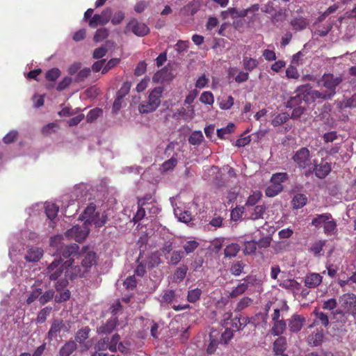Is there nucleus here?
<instances>
[{
  "label": "nucleus",
  "instance_id": "nucleus-1",
  "mask_svg": "<svg viewBox=\"0 0 356 356\" xmlns=\"http://www.w3.org/2000/svg\"><path fill=\"white\" fill-rule=\"evenodd\" d=\"M88 247H83L79 252L76 264L74 260H66V275L72 280L76 277L85 276L91 267L96 264L97 256L93 251H88Z\"/></svg>",
  "mask_w": 356,
  "mask_h": 356
},
{
  "label": "nucleus",
  "instance_id": "nucleus-2",
  "mask_svg": "<svg viewBox=\"0 0 356 356\" xmlns=\"http://www.w3.org/2000/svg\"><path fill=\"white\" fill-rule=\"evenodd\" d=\"M65 261L61 258L54 259L46 268V275L51 281H57L55 288L57 291L63 290L68 284L69 276L66 275Z\"/></svg>",
  "mask_w": 356,
  "mask_h": 356
},
{
  "label": "nucleus",
  "instance_id": "nucleus-3",
  "mask_svg": "<svg viewBox=\"0 0 356 356\" xmlns=\"http://www.w3.org/2000/svg\"><path fill=\"white\" fill-rule=\"evenodd\" d=\"M289 178L286 172H277L272 175L270 184L266 189V195L268 197H275L283 191L282 183L285 182Z\"/></svg>",
  "mask_w": 356,
  "mask_h": 356
},
{
  "label": "nucleus",
  "instance_id": "nucleus-4",
  "mask_svg": "<svg viewBox=\"0 0 356 356\" xmlns=\"http://www.w3.org/2000/svg\"><path fill=\"white\" fill-rule=\"evenodd\" d=\"M343 81L341 74L335 75L332 73H325L321 78L318 83L325 88L332 97L336 94L337 87Z\"/></svg>",
  "mask_w": 356,
  "mask_h": 356
},
{
  "label": "nucleus",
  "instance_id": "nucleus-5",
  "mask_svg": "<svg viewBox=\"0 0 356 356\" xmlns=\"http://www.w3.org/2000/svg\"><path fill=\"white\" fill-rule=\"evenodd\" d=\"M292 160L300 169H305L312 165L310 152L307 147H301L297 150Z\"/></svg>",
  "mask_w": 356,
  "mask_h": 356
},
{
  "label": "nucleus",
  "instance_id": "nucleus-6",
  "mask_svg": "<svg viewBox=\"0 0 356 356\" xmlns=\"http://www.w3.org/2000/svg\"><path fill=\"white\" fill-rule=\"evenodd\" d=\"M88 234V225L83 223L82 226L75 225L67 229L65 236L70 239H74L76 242L81 243L86 239Z\"/></svg>",
  "mask_w": 356,
  "mask_h": 356
},
{
  "label": "nucleus",
  "instance_id": "nucleus-7",
  "mask_svg": "<svg viewBox=\"0 0 356 356\" xmlns=\"http://www.w3.org/2000/svg\"><path fill=\"white\" fill-rule=\"evenodd\" d=\"M129 31L138 37H143L149 33V29L145 23L140 22L136 19L132 18L127 24L124 30L125 33Z\"/></svg>",
  "mask_w": 356,
  "mask_h": 356
},
{
  "label": "nucleus",
  "instance_id": "nucleus-8",
  "mask_svg": "<svg viewBox=\"0 0 356 356\" xmlns=\"http://www.w3.org/2000/svg\"><path fill=\"white\" fill-rule=\"evenodd\" d=\"M113 10L111 8H106L101 14H95L91 17L88 22L89 26L95 28L98 25H105L111 19Z\"/></svg>",
  "mask_w": 356,
  "mask_h": 356
},
{
  "label": "nucleus",
  "instance_id": "nucleus-9",
  "mask_svg": "<svg viewBox=\"0 0 356 356\" xmlns=\"http://www.w3.org/2000/svg\"><path fill=\"white\" fill-rule=\"evenodd\" d=\"M339 304L340 308L350 314L356 307V295L353 293H343L339 298Z\"/></svg>",
  "mask_w": 356,
  "mask_h": 356
},
{
  "label": "nucleus",
  "instance_id": "nucleus-10",
  "mask_svg": "<svg viewBox=\"0 0 356 356\" xmlns=\"http://www.w3.org/2000/svg\"><path fill=\"white\" fill-rule=\"evenodd\" d=\"M290 332H299L306 322L305 318L300 314H294L287 320Z\"/></svg>",
  "mask_w": 356,
  "mask_h": 356
},
{
  "label": "nucleus",
  "instance_id": "nucleus-11",
  "mask_svg": "<svg viewBox=\"0 0 356 356\" xmlns=\"http://www.w3.org/2000/svg\"><path fill=\"white\" fill-rule=\"evenodd\" d=\"M79 245L76 243L70 245H65L62 247L60 254L65 259H69L68 260H74V264H76V261L79 253Z\"/></svg>",
  "mask_w": 356,
  "mask_h": 356
},
{
  "label": "nucleus",
  "instance_id": "nucleus-12",
  "mask_svg": "<svg viewBox=\"0 0 356 356\" xmlns=\"http://www.w3.org/2000/svg\"><path fill=\"white\" fill-rule=\"evenodd\" d=\"M307 100L309 104L315 102L317 99L327 100L331 99L332 97L326 92V90L318 91L316 90H306Z\"/></svg>",
  "mask_w": 356,
  "mask_h": 356
},
{
  "label": "nucleus",
  "instance_id": "nucleus-13",
  "mask_svg": "<svg viewBox=\"0 0 356 356\" xmlns=\"http://www.w3.org/2000/svg\"><path fill=\"white\" fill-rule=\"evenodd\" d=\"M305 90L300 92V90L296 95L290 97L287 101L286 106L287 108H293L299 106H303L304 102H307V104H309Z\"/></svg>",
  "mask_w": 356,
  "mask_h": 356
},
{
  "label": "nucleus",
  "instance_id": "nucleus-14",
  "mask_svg": "<svg viewBox=\"0 0 356 356\" xmlns=\"http://www.w3.org/2000/svg\"><path fill=\"white\" fill-rule=\"evenodd\" d=\"M323 281V277L317 273H309L305 277V286L307 288L314 289L318 286Z\"/></svg>",
  "mask_w": 356,
  "mask_h": 356
},
{
  "label": "nucleus",
  "instance_id": "nucleus-15",
  "mask_svg": "<svg viewBox=\"0 0 356 356\" xmlns=\"http://www.w3.org/2000/svg\"><path fill=\"white\" fill-rule=\"evenodd\" d=\"M249 323H251L250 318L239 314L232 319L231 327L234 331H240Z\"/></svg>",
  "mask_w": 356,
  "mask_h": 356
},
{
  "label": "nucleus",
  "instance_id": "nucleus-16",
  "mask_svg": "<svg viewBox=\"0 0 356 356\" xmlns=\"http://www.w3.org/2000/svg\"><path fill=\"white\" fill-rule=\"evenodd\" d=\"M118 323V320L116 317H113L107 320L105 323L97 328L98 334H108L111 333L116 327Z\"/></svg>",
  "mask_w": 356,
  "mask_h": 356
},
{
  "label": "nucleus",
  "instance_id": "nucleus-17",
  "mask_svg": "<svg viewBox=\"0 0 356 356\" xmlns=\"http://www.w3.org/2000/svg\"><path fill=\"white\" fill-rule=\"evenodd\" d=\"M315 175L320 179L325 178L331 171L330 163L321 161L319 164H316L314 168Z\"/></svg>",
  "mask_w": 356,
  "mask_h": 356
},
{
  "label": "nucleus",
  "instance_id": "nucleus-18",
  "mask_svg": "<svg viewBox=\"0 0 356 356\" xmlns=\"http://www.w3.org/2000/svg\"><path fill=\"white\" fill-rule=\"evenodd\" d=\"M63 327L64 324L62 320H54L47 333V338L49 340L52 341L53 339H55L60 334Z\"/></svg>",
  "mask_w": 356,
  "mask_h": 356
},
{
  "label": "nucleus",
  "instance_id": "nucleus-19",
  "mask_svg": "<svg viewBox=\"0 0 356 356\" xmlns=\"http://www.w3.org/2000/svg\"><path fill=\"white\" fill-rule=\"evenodd\" d=\"M43 255V250L38 247H32L27 250L24 257L27 262H38Z\"/></svg>",
  "mask_w": 356,
  "mask_h": 356
},
{
  "label": "nucleus",
  "instance_id": "nucleus-20",
  "mask_svg": "<svg viewBox=\"0 0 356 356\" xmlns=\"http://www.w3.org/2000/svg\"><path fill=\"white\" fill-rule=\"evenodd\" d=\"M163 91L161 86L154 88L149 93L147 101L157 108L161 104V97Z\"/></svg>",
  "mask_w": 356,
  "mask_h": 356
},
{
  "label": "nucleus",
  "instance_id": "nucleus-21",
  "mask_svg": "<svg viewBox=\"0 0 356 356\" xmlns=\"http://www.w3.org/2000/svg\"><path fill=\"white\" fill-rule=\"evenodd\" d=\"M266 207L265 205H256L252 208H248L247 212L248 218L252 220H257L263 218V216L266 212Z\"/></svg>",
  "mask_w": 356,
  "mask_h": 356
},
{
  "label": "nucleus",
  "instance_id": "nucleus-22",
  "mask_svg": "<svg viewBox=\"0 0 356 356\" xmlns=\"http://www.w3.org/2000/svg\"><path fill=\"white\" fill-rule=\"evenodd\" d=\"M98 214L96 212V206L94 203H90L83 211L82 214L81 215V219L85 220L84 224H90L91 223L92 219L95 217H97Z\"/></svg>",
  "mask_w": 356,
  "mask_h": 356
},
{
  "label": "nucleus",
  "instance_id": "nucleus-23",
  "mask_svg": "<svg viewBox=\"0 0 356 356\" xmlns=\"http://www.w3.org/2000/svg\"><path fill=\"white\" fill-rule=\"evenodd\" d=\"M286 347V338L283 336H279L273 344V351L277 355H284Z\"/></svg>",
  "mask_w": 356,
  "mask_h": 356
},
{
  "label": "nucleus",
  "instance_id": "nucleus-24",
  "mask_svg": "<svg viewBox=\"0 0 356 356\" xmlns=\"http://www.w3.org/2000/svg\"><path fill=\"white\" fill-rule=\"evenodd\" d=\"M312 314L316 317L313 323L314 325H321L325 327L329 325V317L325 313L319 311L318 308H315Z\"/></svg>",
  "mask_w": 356,
  "mask_h": 356
},
{
  "label": "nucleus",
  "instance_id": "nucleus-25",
  "mask_svg": "<svg viewBox=\"0 0 356 356\" xmlns=\"http://www.w3.org/2000/svg\"><path fill=\"white\" fill-rule=\"evenodd\" d=\"M286 328V321L282 318L280 320L273 321V325L270 332L273 336H280L284 333Z\"/></svg>",
  "mask_w": 356,
  "mask_h": 356
},
{
  "label": "nucleus",
  "instance_id": "nucleus-26",
  "mask_svg": "<svg viewBox=\"0 0 356 356\" xmlns=\"http://www.w3.org/2000/svg\"><path fill=\"white\" fill-rule=\"evenodd\" d=\"M77 348V345L75 341L70 340L65 343V344L59 350L60 356H70Z\"/></svg>",
  "mask_w": 356,
  "mask_h": 356
},
{
  "label": "nucleus",
  "instance_id": "nucleus-27",
  "mask_svg": "<svg viewBox=\"0 0 356 356\" xmlns=\"http://www.w3.org/2000/svg\"><path fill=\"white\" fill-rule=\"evenodd\" d=\"M348 314L346 310L339 308L332 312V318L336 323L344 325L348 321Z\"/></svg>",
  "mask_w": 356,
  "mask_h": 356
},
{
  "label": "nucleus",
  "instance_id": "nucleus-28",
  "mask_svg": "<svg viewBox=\"0 0 356 356\" xmlns=\"http://www.w3.org/2000/svg\"><path fill=\"white\" fill-rule=\"evenodd\" d=\"M307 19L303 17H295L291 21V25L296 31H302L308 25Z\"/></svg>",
  "mask_w": 356,
  "mask_h": 356
},
{
  "label": "nucleus",
  "instance_id": "nucleus-29",
  "mask_svg": "<svg viewBox=\"0 0 356 356\" xmlns=\"http://www.w3.org/2000/svg\"><path fill=\"white\" fill-rule=\"evenodd\" d=\"M245 266L246 264L243 261H236L232 264L229 270L232 275L239 276L243 272Z\"/></svg>",
  "mask_w": 356,
  "mask_h": 356
},
{
  "label": "nucleus",
  "instance_id": "nucleus-30",
  "mask_svg": "<svg viewBox=\"0 0 356 356\" xmlns=\"http://www.w3.org/2000/svg\"><path fill=\"white\" fill-rule=\"evenodd\" d=\"M217 334H214V332H211L209 334V343L207 348V353L209 355L213 354L219 344V341L217 338Z\"/></svg>",
  "mask_w": 356,
  "mask_h": 356
},
{
  "label": "nucleus",
  "instance_id": "nucleus-31",
  "mask_svg": "<svg viewBox=\"0 0 356 356\" xmlns=\"http://www.w3.org/2000/svg\"><path fill=\"white\" fill-rule=\"evenodd\" d=\"M262 197V193L259 191H253L251 195H249L245 202V207L249 208L250 207H255L257 204Z\"/></svg>",
  "mask_w": 356,
  "mask_h": 356
},
{
  "label": "nucleus",
  "instance_id": "nucleus-32",
  "mask_svg": "<svg viewBox=\"0 0 356 356\" xmlns=\"http://www.w3.org/2000/svg\"><path fill=\"white\" fill-rule=\"evenodd\" d=\"M307 196L301 193L296 194L292 200L293 207L296 209L303 207L307 204Z\"/></svg>",
  "mask_w": 356,
  "mask_h": 356
},
{
  "label": "nucleus",
  "instance_id": "nucleus-33",
  "mask_svg": "<svg viewBox=\"0 0 356 356\" xmlns=\"http://www.w3.org/2000/svg\"><path fill=\"white\" fill-rule=\"evenodd\" d=\"M241 250V247L237 243H231L226 246L224 250V254L226 257H234Z\"/></svg>",
  "mask_w": 356,
  "mask_h": 356
},
{
  "label": "nucleus",
  "instance_id": "nucleus-34",
  "mask_svg": "<svg viewBox=\"0 0 356 356\" xmlns=\"http://www.w3.org/2000/svg\"><path fill=\"white\" fill-rule=\"evenodd\" d=\"M202 291L199 288H195L188 291L187 300L189 302L195 303L200 299Z\"/></svg>",
  "mask_w": 356,
  "mask_h": 356
},
{
  "label": "nucleus",
  "instance_id": "nucleus-35",
  "mask_svg": "<svg viewBox=\"0 0 356 356\" xmlns=\"http://www.w3.org/2000/svg\"><path fill=\"white\" fill-rule=\"evenodd\" d=\"M90 329L86 326L79 330L75 334V340L79 343H83L89 337Z\"/></svg>",
  "mask_w": 356,
  "mask_h": 356
},
{
  "label": "nucleus",
  "instance_id": "nucleus-36",
  "mask_svg": "<svg viewBox=\"0 0 356 356\" xmlns=\"http://www.w3.org/2000/svg\"><path fill=\"white\" fill-rule=\"evenodd\" d=\"M58 212V207L53 203H48L45 206V213L47 218L53 220L56 218Z\"/></svg>",
  "mask_w": 356,
  "mask_h": 356
},
{
  "label": "nucleus",
  "instance_id": "nucleus-37",
  "mask_svg": "<svg viewBox=\"0 0 356 356\" xmlns=\"http://www.w3.org/2000/svg\"><path fill=\"white\" fill-rule=\"evenodd\" d=\"M243 65L245 70L251 72L257 67L258 61L254 58L243 56Z\"/></svg>",
  "mask_w": 356,
  "mask_h": 356
},
{
  "label": "nucleus",
  "instance_id": "nucleus-38",
  "mask_svg": "<svg viewBox=\"0 0 356 356\" xmlns=\"http://www.w3.org/2000/svg\"><path fill=\"white\" fill-rule=\"evenodd\" d=\"M204 139L203 134L201 131H193L188 138V143L193 145H200Z\"/></svg>",
  "mask_w": 356,
  "mask_h": 356
},
{
  "label": "nucleus",
  "instance_id": "nucleus-39",
  "mask_svg": "<svg viewBox=\"0 0 356 356\" xmlns=\"http://www.w3.org/2000/svg\"><path fill=\"white\" fill-rule=\"evenodd\" d=\"M332 218V215L329 213L318 214L312 220V225L315 227L320 226L322 223Z\"/></svg>",
  "mask_w": 356,
  "mask_h": 356
},
{
  "label": "nucleus",
  "instance_id": "nucleus-40",
  "mask_svg": "<svg viewBox=\"0 0 356 356\" xmlns=\"http://www.w3.org/2000/svg\"><path fill=\"white\" fill-rule=\"evenodd\" d=\"M337 300L334 298H329L327 300H323L322 301L321 307L324 310L332 311V312L333 311L337 309Z\"/></svg>",
  "mask_w": 356,
  "mask_h": 356
},
{
  "label": "nucleus",
  "instance_id": "nucleus-41",
  "mask_svg": "<svg viewBox=\"0 0 356 356\" xmlns=\"http://www.w3.org/2000/svg\"><path fill=\"white\" fill-rule=\"evenodd\" d=\"M247 290V284H243V282L240 283L232 290L229 294V297L232 298H236L244 293Z\"/></svg>",
  "mask_w": 356,
  "mask_h": 356
},
{
  "label": "nucleus",
  "instance_id": "nucleus-42",
  "mask_svg": "<svg viewBox=\"0 0 356 356\" xmlns=\"http://www.w3.org/2000/svg\"><path fill=\"white\" fill-rule=\"evenodd\" d=\"M144 205V202H141V200L138 201V208L132 220L134 222H139L140 220H143L145 216V209L149 208H143Z\"/></svg>",
  "mask_w": 356,
  "mask_h": 356
},
{
  "label": "nucleus",
  "instance_id": "nucleus-43",
  "mask_svg": "<svg viewBox=\"0 0 356 356\" xmlns=\"http://www.w3.org/2000/svg\"><path fill=\"white\" fill-rule=\"evenodd\" d=\"M289 119V115L287 113H282L276 115L271 122L274 127H277L285 123Z\"/></svg>",
  "mask_w": 356,
  "mask_h": 356
},
{
  "label": "nucleus",
  "instance_id": "nucleus-44",
  "mask_svg": "<svg viewBox=\"0 0 356 356\" xmlns=\"http://www.w3.org/2000/svg\"><path fill=\"white\" fill-rule=\"evenodd\" d=\"M103 110L99 108H95L90 110L86 116V121L88 122H92L95 121L99 116L102 115Z\"/></svg>",
  "mask_w": 356,
  "mask_h": 356
},
{
  "label": "nucleus",
  "instance_id": "nucleus-45",
  "mask_svg": "<svg viewBox=\"0 0 356 356\" xmlns=\"http://www.w3.org/2000/svg\"><path fill=\"white\" fill-rule=\"evenodd\" d=\"M289 309V306L284 304L280 309H275L273 314L271 315L273 322L277 320H280L281 317H284V313L287 312Z\"/></svg>",
  "mask_w": 356,
  "mask_h": 356
},
{
  "label": "nucleus",
  "instance_id": "nucleus-46",
  "mask_svg": "<svg viewBox=\"0 0 356 356\" xmlns=\"http://www.w3.org/2000/svg\"><path fill=\"white\" fill-rule=\"evenodd\" d=\"M323 339V334L321 332H313L309 337V342L310 344L317 346L321 343Z\"/></svg>",
  "mask_w": 356,
  "mask_h": 356
},
{
  "label": "nucleus",
  "instance_id": "nucleus-47",
  "mask_svg": "<svg viewBox=\"0 0 356 356\" xmlns=\"http://www.w3.org/2000/svg\"><path fill=\"white\" fill-rule=\"evenodd\" d=\"M280 286L286 289H300V284L296 280H286L280 284Z\"/></svg>",
  "mask_w": 356,
  "mask_h": 356
},
{
  "label": "nucleus",
  "instance_id": "nucleus-48",
  "mask_svg": "<svg viewBox=\"0 0 356 356\" xmlns=\"http://www.w3.org/2000/svg\"><path fill=\"white\" fill-rule=\"evenodd\" d=\"M325 244V241H318L315 242L309 248V252H312L315 257H318L323 250V246Z\"/></svg>",
  "mask_w": 356,
  "mask_h": 356
},
{
  "label": "nucleus",
  "instance_id": "nucleus-49",
  "mask_svg": "<svg viewBox=\"0 0 356 356\" xmlns=\"http://www.w3.org/2000/svg\"><path fill=\"white\" fill-rule=\"evenodd\" d=\"M156 110V108L148 101L143 102L138 106V111L142 114L149 113Z\"/></svg>",
  "mask_w": 356,
  "mask_h": 356
},
{
  "label": "nucleus",
  "instance_id": "nucleus-50",
  "mask_svg": "<svg viewBox=\"0 0 356 356\" xmlns=\"http://www.w3.org/2000/svg\"><path fill=\"white\" fill-rule=\"evenodd\" d=\"M54 297L55 298V291L53 289H49L40 295L39 302L44 305L52 300Z\"/></svg>",
  "mask_w": 356,
  "mask_h": 356
},
{
  "label": "nucleus",
  "instance_id": "nucleus-51",
  "mask_svg": "<svg viewBox=\"0 0 356 356\" xmlns=\"http://www.w3.org/2000/svg\"><path fill=\"white\" fill-rule=\"evenodd\" d=\"M175 297L176 293L174 290H166L162 296L161 303L172 304Z\"/></svg>",
  "mask_w": 356,
  "mask_h": 356
},
{
  "label": "nucleus",
  "instance_id": "nucleus-52",
  "mask_svg": "<svg viewBox=\"0 0 356 356\" xmlns=\"http://www.w3.org/2000/svg\"><path fill=\"white\" fill-rule=\"evenodd\" d=\"M257 247V241L254 240L245 241L244 243L243 253L248 255L253 254L255 252Z\"/></svg>",
  "mask_w": 356,
  "mask_h": 356
},
{
  "label": "nucleus",
  "instance_id": "nucleus-53",
  "mask_svg": "<svg viewBox=\"0 0 356 356\" xmlns=\"http://www.w3.org/2000/svg\"><path fill=\"white\" fill-rule=\"evenodd\" d=\"M51 310L52 308L51 307H46L42 309L38 314L37 322L39 323L45 322L47 318L50 315Z\"/></svg>",
  "mask_w": 356,
  "mask_h": 356
},
{
  "label": "nucleus",
  "instance_id": "nucleus-54",
  "mask_svg": "<svg viewBox=\"0 0 356 356\" xmlns=\"http://www.w3.org/2000/svg\"><path fill=\"white\" fill-rule=\"evenodd\" d=\"M234 337V330L231 328H226L221 334L220 343L225 345L229 343Z\"/></svg>",
  "mask_w": 356,
  "mask_h": 356
},
{
  "label": "nucleus",
  "instance_id": "nucleus-55",
  "mask_svg": "<svg viewBox=\"0 0 356 356\" xmlns=\"http://www.w3.org/2000/svg\"><path fill=\"white\" fill-rule=\"evenodd\" d=\"M252 302V300L250 298L244 297L241 298L236 306L235 312H241L246 307H249Z\"/></svg>",
  "mask_w": 356,
  "mask_h": 356
},
{
  "label": "nucleus",
  "instance_id": "nucleus-56",
  "mask_svg": "<svg viewBox=\"0 0 356 356\" xmlns=\"http://www.w3.org/2000/svg\"><path fill=\"white\" fill-rule=\"evenodd\" d=\"M108 36V31L106 28H101L97 30L93 40L96 42H99L106 39Z\"/></svg>",
  "mask_w": 356,
  "mask_h": 356
},
{
  "label": "nucleus",
  "instance_id": "nucleus-57",
  "mask_svg": "<svg viewBox=\"0 0 356 356\" xmlns=\"http://www.w3.org/2000/svg\"><path fill=\"white\" fill-rule=\"evenodd\" d=\"M234 103V99L232 96H228L226 99H222L219 102V106L222 110L230 109Z\"/></svg>",
  "mask_w": 356,
  "mask_h": 356
},
{
  "label": "nucleus",
  "instance_id": "nucleus-58",
  "mask_svg": "<svg viewBox=\"0 0 356 356\" xmlns=\"http://www.w3.org/2000/svg\"><path fill=\"white\" fill-rule=\"evenodd\" d=\"M234 124L229 123L226 127L221 128L217 130V136L219 138H224L225 135L229 134L234 131Z\"/></svg>",
  "mask_w": 356,
  "mask_h": 356
},
{
  "label": "nucleus",
  "instance_id": "nucleus-59",
  "mask_svg": "<svg viewBox=\"0 0 356 356\" xmlns=\"http://www.w3.org/2000/svg\"><path fill=\"white\" fill-rule=\"evenodd\" d=\"M109 347L110 346L108 344V338L105 337L97 341V343L95 346V349L96 350V351L102 352L106 350L107 349L109 350Z\"/></svg>",
  "mask_w": 356,
  "mask_h": 356
},
{
  "label": "nucleus",
  "instance_id": "nucleus-60",
  "mask_svg": "<svg viewBox=\"0 0 356 356\" xmlns=\"http://www.w3.org/2000/svg\"><path fill=\"white\" fill-rule=\"evenodd\" d=\"M42 290L40 288H35L32 290V291L29 295L27 299H26V303L28 305L31 304L35 300L38 299L42 294Z\"/></svg>",
  "mask_w": 356,
  "mask_h": 356
},
{
  "label": "nucleus",
  "instance_id": "nucleus-61",
  "mask_svg": "<svg viewBox=\"0 0 356 356\" xmlns=\"http://www.w3.org/2000/svg\"><path fill=\"white\" fill-rule=\"evenodd\" d=\"M60 75V71L58 68H52L48 70L45 74V78L49 81H56Z\"/></svg>",
  "mask_w": 356,
  "mask_h": 356
},
{
  "label": "nucleus",
  "instance_id": "nucleus-62",
  "mask_svg": "<svg viewBox=\"0 0 356 356\" xmlns=\"http://www.w3.org/2000/svg\"><path fill=\"white\" fill-rule=\"evenodd\" d=\"M177 164V159L174 156L165 161L161 165L162 170L164 172H168L172 170Z\"/></svg>",
  "mask_w": 356,
  "mask_h": 356
},
{
  "label": "nucleus",
  "instance_id": "nucleus-63",
  "mask_svg": "<svg viewBox=\"0 0 356 356\" xmlns=\"http://www.w3.org/2000/svg\"><path fill=\"white\" fill-rule=\"evenodd\" d=\"M200 100L204 104L211 105L214 102V97L211 92L206 91L202 93Z\"/></svg>",
  "mask_w": 356,
  "mask_h": 356
},
{
  "label": "nucleus",
  "instance_id": "nucleus-64",
  "mask_svg": "<svg viewBox=\"0 0 356 356\" xmlns=\"http://www.w3.org/2000/svg\"><path fill=\"white\" fill-rule=\"evenodd\" d=\"M199 246V243L196 241H188L184 245L183 248L186 254L193 252Z\"/></svg>",
  "mask_w": 356,
  "mask_h": 356
}]
</instances>
